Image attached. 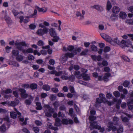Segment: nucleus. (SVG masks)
I'll return each instance as SVG.
<instances>
[{
	"label": "nucleus",
	"instance_id": "obj_32",
	"mask_svg": "<svg viewBox=\"0 0 133 133\" xmlns=\"http://www.w3.org/2000/svg\"><path fill=\"white\" fill-rule=\"evenodd\" d=\"M53 37L54 38L52 39V40L53 41L55 42H57L59 38V37L57 36V35L55 36L54 37Z\"/></svg>",
	"mask_w": 133,
	"mask_h": 133
},
{
	"label": "nucleus",
	"instance_id": "obj_24",
	"mask_svg": "<svg viewBox=\"0 0 133 133\" xmlns=\"http://www.w3.org/2000/svg\"><path fill=\"white\" fill-rule=\"evenodd\" d=\"M17 116V115L16 112L14 111L11 112L10 116L11 118L15 119L16 118Z\"/></svg>",
	"mask_w": 133,
	"mask_h": 133
},
{
	"label": "nucleus",
	"instance_id": "obj_26",
	"mask_svg": "<svg viewBox=\"0 0 133 133\" xmlns=\"http://www.w3.org/2000/svg\"><path fill=\"white\" fill-rule=\"evenodd\" d=\"M128 105V108H133V99H131L129 102Z\"/></svg>",
	"mask_w": 133,
	"mask_h": 133
},
{
	"label": "nucleus",
	"instance_id": "obj_40",
	"mask_svg": "<svg viewBox=\"0 0 133 133\" xmlns=\"http://www.w3.org/2000/svg\"><path fill=\"white\" fill-rule=\"evenodd\" d=\"M12 12L15 16H17L19 14L18 11L15 9H13L12 10Z\"/></svg>",
	"mask_w": 133,
	"mask_h": 133
},
{
	"label": "nucleus",
	"instance_id": "obj_20",
	"mask_svg": "<svg viewBox=\"0 0 133 133\" xmlns=\"http://www.w3.org/2000/svg\"><path fill=\"white\" fill-rule=\"evenodd\" d=\"M23 56L21 55H18L16 57V60L19 62H21L23 59Z\"/></svg>",
	"mask_w": 133,
	"mask_h": 133
},
{
	"label": "nucleus",
	"instance_id": "obj_19",
	"mask_svg": "<svg viewBox=\"0 0 133 133\" xmlns=\"http://www.w3.org/2000/svg\"><path fill=\"white\" fill-rule=\"evenodd\" d=\"M50 88L51 87L50 86L47 84L44 85L42 87V89L46 91H49L50 89Z\"/></svg>",
	"mask_w": 133,
	"mask_h": 133
},
{
	"label": "nucleus",
	"instance_id": "obj_62",
	"mask_svg": "<svg viewBox=\"0 0 133 133\" xmlns=\"http://www.w3.org/2000/svg\"><path fill=\"white\" fill-rule=\"evenodd\" d=\"M57 96L58 97H64V94L61 92L58 93L57 94Z\"/></svg>",
	"mask_w": 133,
	"mask_h": 133
},
{
	"label": "nucleus",
	"instance_id": "obj_22",
	"mask_svg": "<svg viewBox=\"0 0 133 133\" xmlns=\"http://www.w3.org/2000/svg\"><path fill=\"white\" fill-rule=\"evenodd\" d=\"M120 17L122 19L126 18L127 16V15L124 12H121L119 14Z\"/></svg>",
	"mask_w": 133,
	"mask_h": 133
},
{
	"label": "nucleus",
	"instance_id": "obj_15",
	"mask_svg": "<svg viewBox=\"0 0 133 133\" xmlns=\"http://www.w3.org/2000/svg\"><path fill=\"white\" fill-rule=\"evenodd\" d=\"M112 12L115 14H118L120 11L119 8L116 6H114L112 9Z\"/></svg>",
	"mask_w": 133,
	"mask_h": 133
},
{
	"label": "nucleus",
	"instance_id": "obj_17",
	"mask_svg": "<svg viewBox=\"0 0 133 133\" xmlns=\"http://www.w3.org/2000/svg\"><path fill=\"white\" fill-rule=\"evenodd\" d=\"M37 11L36 9H35L34 10V13L33 14H32L29 16H27L26 17V18H29L31 17L35 18L37 15Z\"/></svg>",
	"mask_w": 133,
	"mask_h": 133
},
{
	"label": "nucleus",
	"instance_id": "obj_38",
	"mask_svg": "<svg viewBox=\"0 0 133 133\" xmlns=\"http://www.w3.org/2000/svg\"><path fill=\"white\" fill-rule=\"evenodd\" d=\"M96 128H97V129L100 130V131L101 132H103L105 131V129L104 128H101V126L100 125L97 126V127Z\"/></svg>",
	"mask_w": 133,
	"mask_h": 133
},
{
	"label": "nucleus",
	"instance_id": "obj_12",
	"mask_svg": "<svg viewBox=\"0 0 133 133\" xmlns=\"http://www.w3.org/2000/svg\"><path fill=\"white\" fill-rule=\"evenodd\" d=\"M85 13V12L83 10L82 11V13L81 14L79 11H77L76 12V15L77 16H80L81 17L80 18V19H83L84 18V15Z\"/></svg>",
	"mask_w": 133,
	"mask_h": 133
},
{
	"label": "nucleus",
	"instance_id": "obj_64",
	"mask_svg": "<svg viewBox=\"0 0 133 133\" xmlns=\"http://www.w3.org/2000/svg\"><path fill=\"white\" fill-rule=\"evenodd\" d=\"M43 44V42L42 40H40L37 43V44L39 46H42Z\"/></svg>",
	"mask_w": 133,
	"mask_h": 133
},
{
	"label": "nucleus",
	"instance_id": "obj_63",
	"mask_svg": "<svg viewBox=\"0 0 133 133\" xmlns=\"http://www.w3.org/2000/svg\"><path fill=\"white\" fill-rule=\"evenodd\" d=\"M55 61L53 59H50L49 61V63L50 65H53L54 64Z\"/></svg>",
	"mask_w": 133,
	"mask_h": 133
},
{
	"label": "nucleus",
	"instance_id": "obj_30",
	"mask_svg": "<svg viewBox=\"0 0 133 133\" xmlns=\"http://www.w3.org/2000/svg\"><path fill=\"white\" fill-rule=\"evenodd\" d=\"M56 97L55 95L51 94L50 95L49 98L51 101H53L55 100Z\"/></svg>",
	"mask_w": 133,
	"mask_h": 133
},
{
	"label": "nucleus",
	"instance_id": "obj_1",
	"mask_svg": "<svg viewBox=\"0 0 133 133\" xmlns=\"http://www.w3.org/2000/svg\"><path fill=\"white\" fill-rule=\"evenodd\" d=\"M99 96L100 97L96 98V102L95 104L96 107H99L101 103L102 102L107 104L109 105H111L117 101V99L115 98L113 99V101L112 102H110L107 100L105 98V95L103 94H100Z\"/></svg>",
	"mask_w": 133,
	"mask_h": 133
},
{
	"label": "nucleus",
	"instance_id": "obj_10",
	"mask_svg": "<svg viewBox=\"0 0 133 133\" xmlns=\"http://www.w3.org/2000/svg\"><path fill=\"white\" fill-rule=\"evenodd\" d=\"M97 64L100 68L102 67L103 66H107L108 64V62L106 61H103L102 63L98 62Z\"/></svg>",
	"mask_w": 133,
	"mask_h": 133
},
{
	"label": "nucleus",
	"instance_id": "obj_47",
	"mask_svg": "<svg viewBox=\"0 0 133 133\" xmlns=\"http://www.w3.org/2000/svg\"><path fill=\"white\" fill-rule=\"evenodd\" d=\"M122 120L124 122H127L129 121V119L127 117H125L122 118Z\"/></svg>",
	"mask_w": 133,
	"mask_h": 133
},
{
	"label": "nucleus",
	"instance_id": "obj_41",
	"mask_svg": "<svg viewBox=\"0 0 133 133\" xmlns=\"http://www.w3.org/2000/svg\"><path fill=\"white\" fill-rule=\"evenodd\" d=\"M129 82L126 81L123 83V85L125 87H127L129 85Z\"/></svg>",
	"mask_w": 133,
	"mask_h": 133
},
{
	"label": "nucleus",
	"instance_id": "obj_49",
	"mask_svg": "<svg viewBox=\"0 0 133 133\" xmlns=\"http://www.w3.org/2000/svg\"><path fill=\"white\" fill-rule=\"evenodd\" d=\"M114 95L117 97H118L120 95V93L118 91H115L114 92Z\"/></svg>",
	"mask_w": 133,
	"mask_h": 133
},
{
	"label": "nucleus",
	"instance_id": "obj_9",
	"mask_svg": "<svg viewBox=\"0 0 133 133\" xmlns=\"http://www.w3.org/2000/svg\"><path fill=\"white\" fill-rule=\"evenodd\" d=\"M90 123L91 127L93 128L97 129L96 127H97V126H99L98 125L96 121H91L90 122Z\"/></svg>",
	"mask_w": 133,
	"mask_h": 133
},
{
	"label": "nucleus",
	"instance_id": "obj_54",
	"mask_svg": "<svg viewBox=\"0 0 133 133\" xmlns=\"http://www.w3.org/2000/svg\"><path fill=\"white\" fill-rule=\"evenodd\" d=\"M128 42L127 41L126 42V43H125V45H124L125 46L127 47H129L130 46V45H131V42H129L128 44Z\"/></svg>",
	"mask_w": 133,
	"mask_h": 133
},
{
	"label": "nucleus",
	"instance_id": "obj_48",
	"mask_svg": "<svg viewBox=\"0 0 133 133\" xmlns=\"http://www.w3.org/2000/svg\"><path fill=\"white\" fill-rule=\"evenodd\" d=\"M35 123L38 126H41L42 124V123L41 121H39L37 120L35 121Z\"/></svg>",
	"mask_w": 133,
	"mask_h": 133
},
{
	"label": "nucleus",
	"instance_id": "obj_53",
	"mask_svg": "<svg viewBox=\"0 0 133 133\" xmlns=\"http://www.w3.org/2000/svg\"><path fill=\"white\" fill-rule=\"evenodd\" d=\"M113 41L114 42L117 44H119L121 43L120 41L118 40V38H116L114 39Z\"/></svg>",
	"mask_w": 133,
	"mask_h": 133
},
{
	"label": "nucleus",
	"instance_id": "obj_23",
	"mask_svg": "<svg viewBox=\"0 0 133 133\" xmlns=\"http://www.w3.org/2000/svg\"><path fill=\"white\" fill-rule=\"evenodd\" d=\"M12 90L11 89H8L6 90H3L2 91V93L8 94L12 93Z\"/></svg>",
	"mask_w": 133,
	"mask_h": 133
},
{
	"label": "nucleus",
	"instance_id": "obj_8",
	"mask_svg": "<svg viewBox=\"0 0 133 133\" xmlns=\"http://www.w3.org/2000/svg\"><path fill=\"white\" fill-rule=\"evenodd\" d=\"M28 97L29 99H26L25 101V103L27 105H30L33 99V97L29 95Z\"/></svg>",
	"mask_w": 133,
	"mask_h": 133
},
{
	"label": "nucleus",
	"instance_id": "obj_39",
	"mask_svg": "<svg viewBox=\"0 0 133 133\" xmlns=\"http://www.w3.org/2000/svg\"><path fill=\"white\" fill-rule=\"evenodd\" d=\"M88 52V49H85L82 51L81 54L82 55H85L87 54V53Z\"/></svg>",
	"mask_w": 133,
	"mask_h": 133
},
{
	"label": "nucleus",
	"instance_id": "obj_34",
	"mask_svg": "<svg viewBox=\"0 0 133 133\" xmlns=\"http://www.w3.org/2000/svg\"><path fill=\"white\" fill-rule=\"evenodd\" d=\"M125 22L126 23L131 25H133V21L131 19H128L126 20Z\"/></svg>",
	"mask_w": 133,
	"mask_h": 133
},
{
	"label": "nucleus",
	"instance_id": "obj_45",
	"mask_svg": "<svg viewBox=\"0 0 133 133\" xmlns=\"http://www.w3.org/2000/svg\"><path fill=\"white\" fill-rule=\"evenodd\" d=\"M121 57L125 61L129 62L130 61V59L128 57L125 56H122Z\"/></svg>",
	"mask_w": 133,
	"mask_h": 133
},
{
	"label": "nucleus",
	"instance_id": "obj_7",
	"mask_svg": "<svg viewBox=\"0 0 133 133\" xmlns=\"http://www.w3.org/2000/svg\"><path fill=\"white\" fill-rule=\"evenodd\" d=\"M19 91L21 92V95L22 97L24 98H26L28 96V95L26 94V91L24 89L21 88L19 89Z\"/></svg>",
	"mask_w": 133,
	"mask_h": 133
},
{
	"label": "nucleus",
	"instance_id": "obj_61",
	"mask_svg": "<svg viewBox=\"0 0 133 133\" xmlns=\"http://www.w3.org/2000/svg\"><path fill=\"white\" fill-rule=\"evenodd\" d=\"M32 0H25V4L29 5L30 3L32 2Z\"/></svg>",
	"mask_w": 133,
	"mask_h": 133
},
{
	"label": "nucleus",
	"instance_id": "obj_27",
	"mask_svg": "<svg viewBox=\"0 0 133 133\" xmlns=\"http://www.w3.org/2000/svg\"><path fill=\"white\" fill-rule=\"evenodd\" d=\"M19 103V101L17 99L16 100V102H15L13 101L11 102V103L10 104V106H12L13 107H15L17 104H18Z\"/></svg>",
	"mask_w": 133,
	"mask_h": 133
},
{
	"label": "nucleus",
	"instance_id": "obj_35",
	"mask_svg": "<svg viewBox=\"0 0 133 133\" xmlns=\"http://www.w3.org/2000/svg\"><path fill=\"white\" fill-rule=\"evenodd\" d=\"M37 85L36 84L34 83L31 84L30 86V88L32 90L36 89L37 88Z\"/></svg>",
	"mask_w": 133,
	"mask_h": 133
},
{
	"label": "nucleus",
	"instance_id": "obj_58",
	"mask_svg": "<svg viewBox=\"0 0 133 133\" xmlns=\"http://www.w3.org/2000/svg\"><path fill=\"white\" fill-rule=\"evenodd\" d=\"M22 131L25 133H30V132L28 129L25 128H24L22 129Z\"/></svg>",
	"mask_w": 133,
	"mask_h": 133
},
{
	"label": "nucleus",
	"instance_id": "obj_57",
	"mask_svg": "<svg viewBox=\"0 0 133 133\" xmlns=\"http://www.w3.org/2000/svg\"><path fill=\"white\" fill-rule=\"evenodd\" d=\"M36 104L37 107L36 108H42L41 103L39 102H37L36 103Z\"/></svg>",
	"mask_w": 133,
	"mask_h": 133
},
{
	"label": "nucleus",
	"instance_id": "obj_59",
	"mask_svg": "<svg viewBox=\"0 0 133 133\" xmlns=\"http://www.w3.org/2000/svg\"><path fill=\"white\" fill-rule=\"evenodd\" d=\"M110 17L112 21H114L117 18V17H116V15L114 14L112 15Z\"/></svg>",
	"mask_w": 133,
	"mask_h": 133
},
{
	"label": "nucleus",
	"instance_id": "obj_2",
	"mask_svg": "<svg viewBox=\"0 0 133 133\" xmlns=\"http://www.w3.org/2000/svg\"><path fill=\"white\" fill-rule=\"evenodd\" d=\"M113 123L112 122H109L108 123V131H110L111 130L113 132L116 131V133H122L123 131V127L122 126L119 127L117 128V127L113 125Z\"/></svg>",
	"mask_w": 133,
	"mask_h": 133
},
{
	"label": "nucleus",
	"instance_id": "obj_43",
	"mask_svg": "<svg viewBox=\"0 0 133 133\" xmlns=\"http://www.w3.org/2000/svg\"><path fill=\"white\" fill-rule=\"evenodd\" d=\"M74 49V46H73L70 45L67 48V49L69 51H71Z\"/></svg>",
	"mask_w": 133,
	"mask_h": 133
},
{
	"label": "nucleus",
	"instance_id": "obj_5",
	"mask_svg": "<svg viewBox=\"0 0 133 133\" xmlns=\"http://www.w3.org/2000/svg\"><path fill=\"white\" fill-rule=\"evenodd\" d=\"M48 31V29L46 28H44L43 29H41L38 30L36 33L39 36H42L45 34H47Z\"/></svg>",
	"mask_w": 133,
	"mask_h": 133
},
{
	"label": "nucleus",
	"instance_id": "obj_4",
	"mask_svg": "<svg viewBox=\"0 0 133 133\" xmlns=\"http://www.w3.org/2000/svg\"><path fill=\"white\" fill-rule=\"evenodd\" d=\"M15 44L17 48L19 50H22L23 47L22 46H27V44L25 43L24 42H16L15 43Z\"/></svg>",
	"mask_w": 133,
	"mask_h": 133
},
{
	"label": "nucleus",
	"instance_id": "obj_3",
	"mask_svg": "<svg viewBox=\"0 0 133 133\" xmlns=\"http://www.w3.org/2000/svg\"><path fill=\"white\" fill-rule=\"evenodd\" d=\"M77 54V53L76 50L73 51L72 52H67L62 56V60L64 62L66 61L68 57H72L74 56V55L76 54Z\"/></svg>",
	"mask_w": 133,
	"mask_h": 133
},
{
	"label": "nucleus",
	"instance_id": "obj_16",
	"mask_svg": "<svg viewBox=\"0 0 133 133\" xmlns=\"http://www.w3.org/2000/svg\"><path fill=\"white\" fill-rule=\"evenodd\" d=\"M49 31L50 35L51 37H54L55 36L57 35L55 29L53 28L49 29Z\"/></svg>",
	"mask_w": 133,
	"mask_h": 133
},
{
	"label": "nucleus",
	"instance_id": "obj_31",
	"mask_svg": "<svg viewBox=\"0 0 133 133\" xmlns=\"http://www.w3.org/2000/svg\"><path fill=\"white\" fill-rule=\"evenodd\" d=\"M91 49L92 51H97V48L94 45H91Z\"/></svg>",
	"mask_w": 133,
	"mask_h": 133
},
{
	"label": "nucleus",
	"instance_id": "obj_36",
	"mask_svg": "<svg viewBox=\"0 0 133 133\" xmlns=\"http://www.w3.org/2000/svg\"><path fill=\"white\" fill-rule=\"evenodd\" d=\"M65 72L63 71H59L57 72L56 71L55 75L56 76H59L62 74H64Z\"/></svg>",
	"mask_w": 133,
	"mask_h": 133
},
{
	"label": "nucleus",
	"instance_id": "obj_29",
	"mask_svg": "<svg viewBox=\"0 0 133 133\" xmlns=\"http://www.w3.org/2000/svg\"><path fill=\"white\" fill-rule=\"evenodd\" d=\"M0 130L1 132H4L6 131V127L3 124L0 127Z\"/></svg>",
	"mask_w": 133,
	"mask_h": 133
},
{
	"label": "nucleus",
	"instance_id": "obj_46",
	"mask_svg": "<svg viewBox=\"0 0 133 133\" xmlns=\"http://www.w3.org/2000/svg\"><path fill=\"white\" fill-rule=\"evenodd\" d=\"M51 90L54 93H56L59 91V90L58 88H51Z\"/></svg>",
	"mask_w": 133,
	"mask_h": 133
},
{
	"label": "nucleus",
	"instance_id": "obj_13",
	"mask_svg": "<svg viewBox=\"0 0 133 133\" xmlns=\"http://www.w3.org/2000/svg\"><path fill=\"white\" fill-rule=\"evenodd\" d=\"M61 120L60 119L58 118H56L55 119V123H54V125L57 127H59L61 125L60 123Z\"/></svg>",
	"mask_w": 133,
	"mask_h": 133
},
{
	"label": "nucleus",
	"instance_id": "obj_44",
	"mask_svg": "<svg viewBox=\"0 0 133 133\" xmlns=\"http://www.w3.org/2000/svg\"><path fill=\"white\" fill-rule=\"evenodd\" d=\"M28 59L30 60H32L34 59V57L31 55H29L28 56Z\"/></svg>",
	"mask_w": 133,
	"mask_h": 133
},
{
	"label": "nucleus",
	"instance_id": "obj_42",
	"mask_svg": "<svg viewBox=\"0 0 133 133\" xmlns=\"http://www.w3.org/2000/svg\"><path fill=\"white\" fill-rule=\"evenodd\" d=\"M66 75H62L61 77V78L62 79L67 80L69 78V77L67 76V74L66 73Z\"/></svg>",
	"mask_w": 133,
	"mask_h": 133
},
{
	"label": "nucleus",
	"instance_id": "obj_6",
	"mask_svg": "<svg viewBox=\"0 0 133 133\" xmlns=\"http://www.w3.org/2000/svg\"><path fill=\"white\" fill-rule=\"evenodd\" d=\"M62 122L63 124L68 125V124H72L74 123L73 121L71 119H63L62 121Z\"/></svg>",
	"mask_w": 133,
	"mask_h": 133
},
{
	"label": "nucleus",
	"instance_id": "obj_52",
	"mask_svg": "<svg viewBox=\"0 0 133 133\" xmlns=\"http://www.w3.org/2000/svg\"><path fill=\"white\" fill-rule=\"evenodd\" d=\"M53 105L55 107H58L59 106V102L58 101H55Z\"/></svg>",
	"mask_w": 133,
	"mask_h": 133
},
{
	"label": "nucleus",
	"instance_id": "obj_11",
	"mask_svg": "<svg viewBox=\"0 0 133 133\" xmlns=\"http://www.w3.org/2000/svg\"><path fill=\"white\" fill-rule=\"evenodd\" d=\"M83 74V73L81 74L80 72L78 70L76 71L74 73V75L77 77L79 79L81 78Z\"/></svg>",
	"mask_w": 133,
	"mask_h": 133
},
{
	"label": "nucleus",
	"instance_id": "obj_50",
	"mask_svg": "<svg viewBox=\"0 0 133 133\" xmlns=\"http://www.w3.org/2000/svg\"><path fill=\"white\" fill-rule=\"evenodd\" d=\"M110 50V49L109 47L108 46H106L104 48L103 51L105 52H109Z\"/></svg>",
	"mask_w": 133,
	"mask_h": 133
},
{
	"label": "nucleus",
	"instance_id": "obj_28",
	"mask_svg": "<svg viewBox=\"0 0 133 133\" xmlns=\"http://www.w3.org/2000/svg\"><path fill=\"white\" fill-rule=\"evenodd\" d=\"M111 7L112 5L111 3L109 1H108L107 2V10H110L111 9Z\"/></svg>",
	"mask_w": 133,
	"mask_h": 133
},
{
	"label": "nucleus",
	"instance_id": "obj_18",
	"mask_svg": "<svg viewBox=\"0 0 133 133\" xmlns=\"http://www.w3.org/2000/svg\"><path fill=\"white\" fill-rule=\"evenodd\" d=\"M19 51L18 50L16 49H13L11 52V54L12 55V57L13 56L16 57L19 55Z\"/></svg>",
	"mask_w": 133,
	"mask_h": 133
},
{
	"label": "nucleus",
	"instance_id": "obj_14",
	"mask_svg": "<svg viewBox=\"0 0 133 133\" xmlns=\"http://www.w3.org/2000/svg\"><path fill=\"white\" fill-rule=\"evenodd\" d=\"M4 19L6 21L8 24H11L12 22V21L11 18L9 16L5 15L4 17Z\"/></svg>",
	"mask_w": 133,
	"mask_h": 133
},
{
	"label": "nucleus",
	"instance_id": "obj_60",
	"mask_svg": "<svg viewBox=\"0 0 133 133\" xmlns=\"http://www.w3.org/2000/svg\"><path fill=\"white\" fill-rule=\"evenodd\" d=\"M22 87L24 88L25 89H27L29 88L30 86L29 85L27 84H22Z\"/></svg>",
	"mask_w": 133,
	"mask_h": 133
},
{
	"label": "nucleus",
	"instance_id": "obj_37",
	"mask_svg": "<svg viewBox=\"0 0 133 133\" xmlns=\"http://www.w3.org/2000/svg\"><path fill=\"white\" fill-rule=\"evenodd\" d=\"M96 117L94 116V115H91L89 117V120L92 121H94V120L96 119Z\"/></svg>",
	"mask_w": 133,
	"mask_h": 133
},
{
	"label": "nucleus",
	"instance_id": "obj_25",
	"mask_svg": "<svg viewBox=\"0 0 133 133\" xmlns=\"http://www.w3.org/2000/svg\"><path fill=\"white\" fill-rule=\"evenodd\" d=\"M82 75V77H83L84 80L88 81L90 80V77L88 75L85 73H83Z\"/></svg>",
	"mask_w": 133,
	"mask_h": 133
},
{
	"label": "nucleus",
	"instance_id": "obj_51",
	"mask_svg": "<svg viewBox=\"0 0 133 133\" xmlns=\"http://www.w3.org/2000/svg\"><path fill=\"white\" fill-rule=\"evenodd\" d=\"M47 96V95L46 93H42L41 94V97L42 98H45Z\"/></svg>",
	"mask_w": 133,
	"mask_h": 133
},
{
	"label": "nucleus",
	"instance_id": "obj_21",
	"mask_svg": "<svg viewBox=\"0 0 133 133\" xmlns=\"http://www.w3.org/2000/svg\"><path fill=\"white\" fill-rule=\"evenodd\" d=\"M92 7L98 11H102L103 10L102 7L99 5H95Z\"/></svg>",
	"mask_w": 133,
	"mask_h": 133
},
{
	"label": "nucleus",
	"instance_id": "obj_33",
	"mask_svg": "<svg viewBox=\"0 0 133 133\" xmlns=\"http://www.w3.org/2000/svg\"><path fill=\"white\" fill-rule=\"evenodd\" d=\"M32 129L35 133H38L39 132V129L38 127H34Z\"/></svg>",
	"mask_w": 133,
	"mask_h": 133
},
{
	"label": "nucleus",
	"instance_id": "obj_56",
	"mask_svg": "<svg viewBox=\"0 0 133 133\" xmlns=\"http://www.w3.org/2000/svg\"><path fill=\"white\" fill-rule=\"evenodd\" d=\"M36 27V26L33 24H31L29 26L30 28L31 29H34Z\"/></svg>",
	"mask_w": 133,
	"mask_h": 133
},
{
	"label": "nucleus",
	"instance_id": "obj_55",
	"mask_svg": "<svg viewBox=\"0 0 133 133\" xmlns=\"http://www.w3.org/2000/svg\"><path fill=\"white\" fill-rule=\"evenodd\" d=\"M119 119V118L116 117H114L113 118V120L114 122H115L116 123H117L118 122Z\"/></svg>",
	"mask_w": 133,
	"mask_h": 133
}]
</instances>
